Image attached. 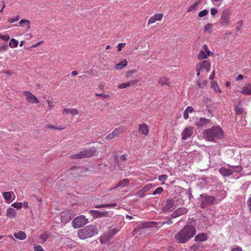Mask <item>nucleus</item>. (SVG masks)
<instances>
[{
	"label": "nucleus",
	"instance_id": "nucleus-1",
	"mask_svg": "<svg viewBox=\"0 0 251 251\" xmlns=\"http://www.w3.org/2000/svg\"><path fill=\"white\" fill-rule=\"evenodd\" d=\"M196 233V229L194 226L189 225H186L175 234V238L179 243H186L194 236Z\"/></svg>",
	"mask_w": 251,
	"mask_h": 251
},
{
	"label": "nucleus",
	"instance_id": "nucleus-2",
	"mask_svg": "<svg viewBox=\"0 0 251 251\" xmlns=\"http://www.w3.org/2000/svg\"><path fill=\"white\" fill-rule=\"evenodd\" d=\"M203 134L204 138L208 141L211 142H216L218 139H222L224 136L223 129L219 126H213L208 128Z\"/></svg>",
	"mask_w": 251,
	"mask_h": 251
},
{
	"label": "nucleus",
	"instance_id": "nucleus-3",
	"mask_svg": "<svg viewBox=\"0 0 251 251\" xmlns=\"http://www.w3.org/2000/svg\"><path fill=\"white\" fill-rule=\"evenodd\" d=\"M173 223L172 220H168L163 222H144L141 223V226H138L133 229L132 231L133 235L135 236L137 231L140 232L143 228L162 226L164 225H171Z\"/></svg>",
	"mask_w": 251,
	"mask_h": 251
},
{
	"label": "nucleus",
	"instance_id": "nucleus-4",
	"mask_svg": "<svg viewBox=\"0 0 251 251\" xmlns=\"http://www.w3.org/2000/svg\"><path fill=\"white\" fill-rule=\"evenodd\" d=\"M98 233V229L95 226L90 225L80 229L77 232V235L81 239L91 238Z\"/></svg>",
	"mask_w": 251,
	"mask_h": 251
},
{
	"label": "nucleus",
	"instance_id": "nucleus-5",
	"mask_svg": "<svg viewBox=\"0 0 251 251\" xmlns=\"http://www.w3.org/2000/svg\"><path fill=\"white\" fill-rule=\"evenodd\" d=\"M111 205H99L96 206V208H98V210H92L89 211L92 215L94 218H100L102 217H106L112 215L113 213L110 211H108L104 209V207H109Z\"/></svg>",
	"mask_w": 251,
	"mask_h": 251
},
{
	"label": "nucleus",
	"instance_id": "nucleus-6",
	"mask_svg": "<svg viewBox=\"0 0 251 251\" xmlns=\"http://www.w3.org/2000/svg\"><path fill=\"white\" fill-rule=\"evenodd\" d=\"M211 68V63L208 60L200 61L196 66L197 76H199L201 73L209 72Z\"/></svg>",
	"mask_w": 251,
	"mask_h": 251
},
{
	"label": "nucleus",
	"instance_id": "nucleus-7",
	"mask_svg": "<svg viewBox=\"0 0 251 251\" xmlns=\"http://www.w3.org/2000/svg\"><path fill=\"white\" fill-rule=\"evenodd\" d=\"M118 229L116 228L110 229L108 231L102 234L100 237V242L101 244H106L116 234Z\"/></svg>",
	"mask_w": 251,
	"mask_h": 251
},
{
	"label": "nucleus",
	"instance_id": "nucleus-8",
	"mask_svg": "<svg viewBox=\"0 0 251 251\" xmlns=\"http://www.w3.org/2000/svg\"><path fill=\"white\" fill-rule=\"evenodd\" d=\"M231 12L228 9H224L220 19V24L223 26H227L230 22Z\"/></svg>",
	"mask_w": 251,
	"mask_h": 251
},
{
	"label": "nucleus",
	"instance_id": "nucleus-9",
	"mask_svg": "<svg viewBox=\"0 0 251 251\" xmlns=\"http://www.w3.org/2000/svg\"><path fill=\"white\" fill-rule=\"evenodd\" d=\"M88 222L84 216L80 215L74 218L72 222L73 226L75 228L82 227Z\"/></svg>",
	"mask_w": 251,
	"mask_h": 251
},
{
	"label": "nucleus",
	"instance_id": "nucleus-10",
	"mask_svg": "<svg viewBox=\"0 0 251 251\" xmlns=\"http://www.w3.org/2000/svg\"><path fill=\"white\" fill-rule=\"evenodd\" d=\"M213 54V53L211 52L208 50V47L206 44H204L202 47V49L200 51L198 55L197 58L199 60H202L207 58L208 56H211Z\"/></svg>",
	"mask_w": 251,
	"mask_h": 251
},
{
	"label": "nucleus",
	"instance_id": "nucleus-11",
	"mask_svg": "<svg viewBox=\"0 0 251 251\" xmlns=\"http://www.w3.org/2000/svg\"><path fill=\"white\" fill-rule=\"evenodd\" d=\"M61 221L63 223H67L70 221L74 216V213L72 210H66L61 212Z\"/></svg>",
	"mask_w": 251,
	"mask_h": 251
},
{
	"label": "nucleus",
	"instance_id": "nucleus-12",
	"mask_svg": "<svg viewBox=\"0 0 251 251\" xmlns=\"http://www.w3.org/2000/svg\"><path fill=\"white\" fill-rule=\"evenodd\" d=\"M193 128L192 126L185 127L182 132V139L186 140L187 138L191 137L193 135Z\"/></svg>",
	"mask_w": 251,
	"mask_h": 251
},
{
	"label": "nucleus",
	"instance_id": "nucleus-13",
	"mask_svg": "<svg viewBox=\"0 0 251 251\" xmlns=\"http://www.w3.org/2000/svg\"><path fill=\"white\" fill-rule=\"evenodd\" d=\"M95 151L96 149L94 148L80 151L81 158H83V157H91L94 154Z\"/></svg>",
	"mask_w": 251,
	"mask_h": 251
},
{
	"label": "nucleus",
	"instance_id": "nucleus-14",
	"mask_svg": "<svg viewBox=\"0 0 251 251\" xmlns=\"http://www.w3.org/2000/svg\"><path fill=\"white\" fill-rule=\"evenodd\" d=\"M24 94L25 96L26 99L31 102L34 103H39V100L30 91H25L24 92Z\"/></svg>",
	"mask_w": 251,
	"mask_h": 251
},
{
	"label": "nucleus",
	"instance_id": "nucleus-15",
	"mask_svg": "<svg viewBox=\"0 0 251 251\" xmlns=\"http://www.w3.org/2000/svg\"><path fill=\"white\" fill-rule=\"evenodd\" d=\"M124 208L128 210L131 214L134 216L137 215L139 210L138 206L137 205L135 206L134 205H125Z\"/></svg>",
	"mask_w": 251,
	"mask_h": 251
},
{
	"label": "nucleus",
	"instance_id": "nucleus-16",
	"mask_svg": "<svg viewBox=\"0 0 251 251\" xmlns=\"http://www.w3.org/2000/svg\"><path fill=\"white\" fill-rule=\"evenodd\" d=\"M187 212V209L184 207H181L177 208L176 210L172 213V217L176 218L178 216L182 215Z\"/></svg>",
	"mask_w": 251,
	"mask_h": 251
},
{
	"label": "nucleus",
	"instance_id": "nucleus-17",
	"mask_svg": "<svg viewBox=\"0 0 251 251\" xmlns=\"http://www.w3.org/2000/svg\"><path fill=\"white\" fill-rule=\"evenodd\" d=\"M162 14H156L151 16L148 22V24L150 25L157 21H161L162 19Z\"/></svg>",
	"mask_w": 251,
	"mask_h": 251
},
{
	"label": "nucleus",
	"instance_id": "nucleus-18",
	"mask_svg": "<svg viewBox=\"0 0 251 251\" xmlns=\"http://www.w3.org/2000/svg\"><path fill=\"white\" fill-rule=\"evenodd\" d=\"M138 83V80L137 79L132 80L126 83H123L121 84H119L118 86V88L119 89H123L126 88V87H129L131 86H133V85H136Z\"/></svg>",
	"mask_w": 251,
	"mask_h": 251
},
{
	"label": "nucleus",
	"instance_id": "nucleus-19",
	"mask_svg": "<svg viewBox=\"0 0 251 251\" xmlns=\"http://www.w3.org/2000/svg\"><path fill=\"white\" fill-rule=\"evenodd\" d=\"M219 172L223 176H226L232 175L233 171L231 169H226V167H222L219 170Z\"/></svg>",
	"mask_w": 251,
	"mask_h": 251
},
{
	"label": "nucleus",
	"instance_id": "nucleus-20",
	"mask_svg": "<svg viewBox=\"0 0 251 251\" xmlns=\"http://www.w3.org/2000/svg\"><path fill=\"white\" fill-rule=\"evenodd\" d=\"M215 200V198L213 196H206L202 198L201 204H213Z\"/></svg>",
	"mask_w": 251,
	"mask_h": 251
},
{
	"label": "nucleus",
	"instance_id": "nucleus-21",
	"mask_svg": "<svg viewBox=\"0 0 251 251\" xmlns=\"http://www.w3.org/2000/svg\"><path fill=\"white\" fill-rule=\"evenodd\" d=\"M241 93L248 95H251V84L248 83L244 86L242 88Z\"/></svg>",
	"mask_w": 251,
	"mask_h": 251
},
{
	"label": "nucleus",
	"instance_id": "nucleus-22",
	"mask_svg": "<svg viewBox=\"0 0 251 251\" xmlns=\"http://www.w3.org/2000/svg\"><path fill=\"white\" fill-rule=\"evenodd\" d=\"M139 131L146 136L149 132V127L146 124H141L139 126Z\"/></svg>",
	"mask_w": 251,
	"mask_h": 251
},
{
	"label": "nucleus",
	"instance_id": "nucleus-23",
	"mask_svg": "<svg viewBox=\"0 0 251 251\" xmlns=\"http://www.w3.org/2000/svg\"><path fill=\"white\" fill-rule=\"evenodd\" d=\"M207 239V234L205 233H202L197 234L195 237V239L197 242H203Z\"/></svg>",
	"mask_w": 251,
	"mask_h": 251
},
{
	"label": "nucleus",
	"instance_id": "nucleus-24",
	"mask_svg": "<svg viewBox=\"0 0 251 251\" xmlns=\"http://www.w3.org/2000/svg\"><path fill=\"white\" fill-rule=\"evenodd\" d=\"M14 237L19 240H24L26 238V235L25 232L20 231L18 232L14 233Z\"/></svg>",
	"mask_w": 251,
	"mask_h": 251
},
{
	"label": "nucleus",
	"instance_id": "nucleus-25",
	"mask_svg": "<svg viewBox=\"0 0 251 251\" xmlns=\"http://www.w3.org/2000/svg\"><path fill=\"white\" fill-rule=\"evenodd\" d=\"M125 128L122 126H120L116 128L113 131V136L114 138L120 135L124 132Z\"/></svg>",
	"mask_w": 251,
	"mask_h": 251
},
{
	"label": "nucleus",
	"instance_id": "nucleus-26",
	"mask_svg": "<svg viewBox=\"0 0 251 251\" xmlns=\"http://www.w3.org/2000/svg\"><path fill=\"white\" fill-rule=\"evenodd\" d=\"M71 114L73 116L77 115L79 114L78 111L76 109H68L65 108L63 111V114Z\"/></svg>",
	"mask_w": 251,
	"mask_h": 251
},
{
	"label": "nucleus",
	"instance_id": "nucleus-27",
	"mask_svg": "<svg viewBox=\"0 0 251 251\" xmlns=\"http://www.w3.org/2000/svg\"><path fill=\"white\" fill-rule=\"evenodd\" d=\"M209 122V120L207 119H205V118H201L197 123L196 125L199 127H202L204 125H207L208 124Z\"/></svg>",
	"mask_w": 251,
	"mask_h": 251
},
{
	"label": "nucleus",
	"instance_id": "nucleus-28",
	"mask_svg": "<svg viewBox=\"0 0 251 251\" xmlns=\"http://www.w3.org/2000/svg\"><path fill=\"white\" fill-rule=\"evenodd\" d=\"M208 83L207 80H198L196 81V86L198 88L202 89L206 86Z\"/></svg>",
	"mask_w": 251,
	"mask_h": 251
},
{
	"label": "nucleus",
	"instance_id": "nucleus-29",
	"mask_svg": "<svg viewBox=\"0 0 251 251\" xmlns=\"http://www.w3.org/2000/svg\"><path fill=\"white\" fill-rule=\"evenodd\" d=\"M194 109L191 106H188L183 112V118L185 120H187L189 117V112L191 113Z\"/></svg>",
	"mask_w": 251,
	"mask_h": 251
},
{
	"label": "nucleus",
	"instance_id": "nucleus-30",
	"mask_svg": "<svg viewBox=\"0 0 251 251\" xmlns=\"http://www.w3.org/2000/svg\"><path fill=\"white\" fill-rule=\"evenodd\" d=\"M127 64V61L126 59H125L122 61L120 63L117 64L115 66L116 70H121L124 68V67H126Z\"/></svg>",
	"mask_w": 251,
	"mask_h": 251
},
{
	"label": "nucleus",
	"instance_id": "nucleus-31",
	"mask_svg": "<svg viewBox=\"0 0 251 251\" xmlns=\"http://www.w3.org/2000/svg\"><path fill=\"white\" fill-rule=\"evenodd\" d=\"M49 234L47 232H44L39 236V243H44L47 239L49 237Z\"/></svg>",
	"mask_w": 251,
	"mask_h": 251
},
{
	"label": "nucleus",
	"instance_id": "nucleus-32",
	"mask_svg": "<svg viewBox=\"0 0 251 251\" xmlns=\"http://www.w3.org/2000/svg\"><path fill=\"white\" fill-rule=\"evenodd\" d=\"M158 83L160 85H168V86L170 85V82L168 78L165 76L159 77Z\"/></svg>",
	"mask_w": 251,
	"mask_h": 251
},
{
	"label": "nucleus",
	"instance_id": "nucleus-33",
	"mask_svg": "<svg viewBox=\"0 0 251 251\" xmlns=\"http://www.w3.org/2000/svg\"><path fill=\"white\" fill-rule=\"evenodd\" d=\"M12 193H13L11 192H4L3 193V196L6 203H9L10 202Z\"/></svg>",
	"mask_w": 251,
	"mask_h": 251
},
{
	"label": "nucleus",
	"instance_id": "nucleus-34",
	"mask_svg": "<svg viewBox=\"0 0 251 251\" xmlns=\"http://www.w3.org/2000/svg\"><path fill=\"white\" fill-rule=\"evenodd\" d=\"M129 183V180L127 178H124L121 181L118 182L116 186V187H126Z\"/></svg>",
	"mask_w": 251,
	"mask_h": 251
},
{
	"label": "nucleus",
	"instance_id": "nucleus-35",
	"mask_svg": "<svg viewBox=\"0 0 251 251\" xmlns=\"http://www.w3.org/2000/svg\"><path fill=\"white\" fill-rule=\"evenodd\" d=\"M211 87L213 88L214 91L216 92H218L219 93H221L222 91L219 88V86L218 84V83L216 81H211Z\"/></svg>",
	"mask_w": 251,
	"mask_h": 251
},
{
	"label": "nucleus",
	"instance_id": "nucleus-36",
	"mask_svg": "<svg viewBox=\"0 0 251 251\" xmlns=\"http://www.w3.org/2000/svg\"><path fill=\"white\" fill-rule=\"evenodd\" d=\"M200 4V1H196L194 3H193L191 6L189 7V8L187 9V12H191V11H193L195 10L197 7L199 6Z\"/></svg>",
	"mask_w": 251,
	"mask_h": 251
},
{
	"label": "nucleus",
	"instance_id": "nucleus-37",
	"mask_svg": "<svg viewBox=\"0 0 251 251\" xmlns=\"http://www.w3.org/2000/svg\"><path fill=\"white\" fill-rule=\"evenodd\" d=\"M19 41L16 40L14 38H12L9 42V46L11 48H14L18 47Z\"/></svg>",
	"mask_w": 251,
	"mask_h": 251
},
{
	"label": "nucleus",
	"instance_id": "nucleus-38",
	"mask_svg": "<svg viewBox=\"0 0 251 251\" xmlns=\"http://www.w3.org/2000/svg\"><path fill=\"white\" fill-rule=\"evenodd\" d=\"M16 210L13 208H9L7 210V216L9 217H14L16 216Z\"/></svg>",
	"mask_w": 251,
	"mask_h": 251
},
{
	"label": "nucleus",
	"instance_id": "nucleus-39",
	"mask_svg": "<svg viewBox=\"0 0 251 251\" xmlns=\"http://www.w3.org/2000/svg\"><path fill=\"white\" fill-rule=\"evenodd\" d=\"M213 25L211 24H208L204 27V31L211 33L212 32Z\"/></svg>",
	"mask_w": 251,
	"mask_h": 251
},
{
	"label": "nucleus",
	"instance_id": "nucleus-40",
	"mask_svg": "<svg viewBox=\"0 0 251 251\" xmlns=\"http://www.w3.org/2000/svg\"><path fill=\"white\" fill-rule=\"evenodd\" d=\"M163 191V188L162 187H158L156 188L151 194L153 195H161Z\"/></svg>",
	"mask_w": 251,
	"mask_h": 251
},
{
	"label": "nucleus",
	"instance_id": "nucleus-41",
	"mask_svg": "<svg viewBox=\"0 0 251 251\" xmlns=\"http://www.w3.org/2000/svg\"><path fill=\"white\" fill-rule=\"evenodd\" d=\"M19 24L20 25H26L28 28L30 27V21L27 20H22L19 21Z\"/></svg>",
	"mask_w": 251,
	"mask_h": 251
},
{
	"label": "nucleus",
	"instance_id": "nucleus-42",
	"mask_svg": "<svg viewBox=\"0 0 251 251\" xmlns=\"http://www.w3.org/2000/svg\"><path fill=\"white\" fill-rule=\"evenodd\" d=\"M173 205H165L162 208V211L163 212H169L171 211L173 209Z\"/></svg>",
	"mask_w": 251,
	"mask_h": 251
},
{
	"label": "nucleus",
	"instance_id": "nucleus-43",
	"mask_svg": "<svg viewBox=\"0 0 251 251\" xmlns=\"http://www.w3.org/2000/svg\"><path fill=\"white\" fill-rule=\"evenodd\" d=\"M152 188V184L151 183H148L146 184V185L142 188V189L144 190V192L146 193L148 191L151 189Z\"/></svg>",
	"mask_w": 251,
	"mask_h": 251
},
{
	"label": "nucleus",
	"instance_id": "nucleus-44",
	"mask_svg": "<svg viewBox=\"0 0 251 251\" xmlns=\"http://www.w3.org/2000/svg\"><path fill=\"white\" fill-rule=\"evenodd\" d=\"M168 176L166 175H162L158 176V180L162 181V184H165L164 181L167 180Z\"/></svg>",
	"mask_w": 251,
	"mask_h": 251
},
{
	"label": "nucleus",
	"instance_id": "nucleus-45",
	"mask_svg": "<svg viewBox=\"0 0 251 251\" xmlns=\"http://www.w3.org/2000/svg\"><path fill=\"white\" fill-rule=\"evenodd\" d=\"M136 73V71L135 70H131L127 71L126 73L125 77L126 78L129 77V76H131L133 74H134V73Z\"/></svg>",
	"mask_w": 251,
	"mask_h": 251
},
{
	"label": "nucleus",
	"instance_id": "nucleus-46",
	"mask_svg": "<svg viewBox=\"0 0 251 251\" xmlns=\"http://www.w3.org/2000/svg\"><path fill=\"white\" fill-rule=\"evenodd\" d=\"M145 195V193L144 191V190L142 188L141 190H139L138 192L136 193V195L137 197H139L140 198H143L144 197Z\"/></svg>",
	"mask_w": 251,
	"mask_h": 251
},
{
	"label": "nucleus",
	"instance_id": "nucleus-47",
	"mask_svg": "<svg viewBox=\"0 0 251 251\" xmlns=\"http://www.w3.org/2000/svg\"><path fill=\"white\" fill-rule=\"evenodd\" d=\"M208 14V10L206 9L203 10L199 13L198 16L200 17H202L206 16Z\"/></svg>",
	"mask_w": 251,
	"mask_h": 251
},
{
	"label": "nucleus",
	"instance_id": "nucleus-48",
	"mask_svg": "<svg viewBox=\"0 0 251 251\" xmlns=\"http://www.w3.org/2000/svg\"><path fill=\"white\" fill-rule=\"evenodd\" d=\"M70 158L71 159H81V152H79L78 153L73 154L70 156Z\"/></svg>",
	"mask_w": 251,
	"mask_h": 251
},
{
	"label": "nucleus",
	"instance_id": "nucleus-49",
	"mask_svg": "<svg viewBox=\"0 0 251 251\" xmlns=\"http://www.w3.org/2000/svg\"><path fill=\"white\" fill-rule=\"evenodd\" d=\"M235 112L237 114L240 115L244 112V109L242 108L239 107L238 106H236L235 108Z\"/></svg>",
	"mask_w": 251,
	"mask_h": 251
},
{
	"label": "nucleus",
	"instance_id": "nucleus-50",
	"mask_svg": "<svg viewBox=\"0 0 251 251\" xmlns=\"http://www.w3.org/2000/svg\"><path fill=\"white\" fill-rule=\"evenodd\" d=\"M47 127L51 129H54L55 130H62L64 128V127H57L51 125H47Z\"/></svg>",
	"mask_w": 251,
	"mask_h": 251
},
{
	"label": "nucleus",
	"instance_id": "nucleus-51",
	"mask_svg": "<svg viewBox=\"0 0 251 251\" xmlns=\"http://www.w3.org/2000/svg\"><path fill=\"white\" fill-rule=\"evenodd\" d=\"M0 38L3 40L5 41H9L10 39V36L9 35H2L0 33Z\"/></svg>",
	"mask_w": 251,
	"mask_h": 251
},
{
	"label": "nucleus",
	"instance_id": "nucleus-52",
	"mask_svg": "<svg viewBox=\"0 0 251 251\" xmlns=\"http://www.w3.org/2000/svg\"><path fill=\"white\" fill-rule=\"evenodd\" d=\"M126 43H121L117 45L118 51H121L122 49L126 45Z\"/></svg>",
	"mask_w": 251,
	"mask_h": 251
},
{
	"label": "nucleus",
	"instance_id": "nucleus-53",
	"mask_svg": "<svg viewBox=\"0 0 251 251\" xmlns=\"http://www.w3.org/2000/svg\"><path fill=\"white\" fill-rule=\"evenodd\" d=\"M34 251H45L41 245H36L34 247Z\"/></svg>",
	"mask_w": 251,
	"mask_h": 251
},
{
	"label": "nucleus",
	"instance_id": "nucleus-54",
	"mask_svg": "<svg viewBox=\"0 0 251 251\" xmlns=\"http://www.w3.org/2000/svg\"><path fill=\"white\" fill-rule=\"evenodd\" d=\"M19 20V15H17L14 18L9 19L8 20V22L10 23H14L15 22L18 21Z\"/></svg>",
	"mask_w": 251,
	"mask_h": 251
},
{
	"label": "nucleus",
	"instance_id": "nucleus-55",
	"mask_svg": "<svg viewBox=\"0 0 251 251\" xmlns=\"http://www.w3.org/2000/svg\"><path fill=\"white\" fill-rule=\"evenodd\" d=\"M8 49V45L6 44H4L0 46V51H3V50H6Z\"/></svg>",
	"mask_w": 251,
	"mask_h": 251
},
{
	"label": "nucleus",
	"instance_id": "nucleus-56",
	"mask_svg": "<svg viewBox=\"0 0 251 251\" xmlns=\"http://www.w3.org/2000/svg\"><path fill=\"white\" fill-rule=\"evenodd\" d=\"M113 138H114V137L112 132L111 133L107 134L105 137V139L107 141H109V140H111Z\"/></svg>",
	"mask_w": 251,
	"mask_h": 251
},
{
	"label": "nucleus",
	"instance_id": "nucleus-57",
	"mask_svg": "<svg viewBox=\"0 0 251 251\" xmlns=\"http://www.w3.org/2000/svg\"><path fill=\"white\" fill-rule=\"evenodd\" d=\"M95 95L98 96L99 97H103V98H106V99H108L110 98V95H107V94H104L102 93H100V94H95Z\"/></svg>",
	"mask_w": 251,
	"mask_h": 251
},
{
	"label": "nucleus",
	"instance_id": "nucleus-58",
	"mask_svg": "<svg viewBox=\"0 0 251 251\" xmlns=\"http://www.w3.org/2000/svg\"><path fill=\"white\" fill-rule=\"evenodd\" d=\"M233 169L235 170V172H240L242 171V167L240 166H231Z\"/></svg>",
	"mask_w": 251,
	"mask_h": 251
},
{
	"label": "nucleus",
	"instance_id": "nucleus-59",
	"mask_svg": "<svg viewBox=\"0 0 251 251\" xmlns=\"http://www.w3.org/2000/svg\"><path fill=\"white\" fill-rule=\"evenodd\" d=\"M218 12V11L217 9L213 8L211 9V14L213 16L216 15Z\"/></svg>",
	"mask_w": 251,
	"mask_h": 251
},
{
	"label": "nucleus",
	"instance_id": "nucleus-60",
	"mask_svg": "<svg viewBox=\"0 0 251 251\" xmlns=\"http://www.w3.org/2000/svg\"><path fill=\"white\" fill-rule=\"evenodd\" d=\"M215 70H213L212 73V74L211 75L209 76V80L211 81H213V78L215 76Z\"/></svg>",
	"mask_w": 251,
	"mask_h": 251
},
{
	"label": "nucleus",
	"instance_id": "nucleus-61",
	"mask_svg": "<svg viewBox=\"0 0 251 251\" xmlns=\"http://www.w3.org/2000/svg\"><path fill=\"white\" fill-rule=\"evenodd\" d=\"M237 24L238 25V26L237 27V28L238 30H240V27L242 26V25H243V21L242 20L239 21L238 22Z\"/></svg>",
	"mask_w": 251,
	"mask_h": 251
},
{
	"label": "nucleus",
	"instance_id": "nucleus-62",
	"mask_svg": "<svg viewBox=\"0 0 251 251\" xmlns=\"http://www.w3.org/2000/svg\"><path fill=\"white\" fill-rule=\"evenodd\" d=\"M47 102L49 104L50 108L54 107V104L53 102H51V101H50V100H48Z\"/></svg>",
	"mask_w": 251,
	"mask_h": 251
},
{
	"label": "nucleus",
	"instance_id": "nucleus-63",
	"mask_svg": "<svg viewBox=\"0 0 251 251\" xmlns=\"http://www.w3.org/2000/svg\"><path fill=\"white\" fill-rule=\"evenodd\" d=\"M120 159L123 160H126V154H122L120 156Z\"/></svg>",
	"mask_w": 251,
	"mask_h": 251
},
{
	"label": "nucleus",
	"instance_id": "nucleus-64",
	"mask_svg": "<svg viewBox=\"0 0 251 251\" xmlns=\"http://www.w3.org/2000/svg\"><path fill=\"white\" fill-rule=\"evenodd\" d=\"M242 249L240 247H237L236 248H233L232 250V251H242Z\"/></svg>",
	"mask_w": 251,
	"mask_h": 251
}]
</instances>
